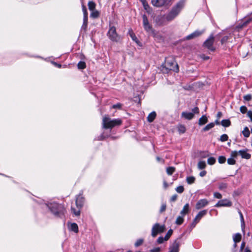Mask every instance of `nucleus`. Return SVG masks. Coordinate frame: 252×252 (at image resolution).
Masks as SVG:
<instances>
[{
  "mask_svg": "<svg viewBox=\"0 0 252 252\" xmlns=\"http://www.w3.org/2000/svg\"><path fill=\"white\" fill-rule=\"evenodd\" d=\"M185 5V1L181 0L177 3L165 15L166 21L170 22L173 20L180 13Z\"/></svg>",
  "mask_w": 252,
  "mask_h": 252,
  "instance_id": "obj_1",
  "label": "nucleus"
},
{
  "mask_svg": "<svg viewBox=\"0 0 252 252\" xmlns=\"http://www.w3.org/2000/svg\"><path fill=\"white\" fill-rule=\"evenodd\" d=\"M122 121L120 119L111 120L108 116H105L102 120L103 127L105 128H112L113 127L120 126L122 124Z\"/></svg>",
  "mask_w": 252,
  "mask_h": 252,
  "instance_id": "obj_2",
  "label": "nucleus"
},
{
  "mask_svg": "<svg viewBox=\"0 0 252 252\" xmlns=\"http://www.w3.org/2000/svg\"><path fill=\"white\" fill-rule=\"evenodd\" d=\"M51 211L56 215L63 214L65 209L64 207L61 205L56 203H51L48 205Z\"/></svg>",
  "mask_w": 252,
  "mask_h": 252,
  "instance_id": "obj_3",
  "label": "nucleus"
},
{
  "mask_svg": "<svg viewBox=\"0 0 252 252\" xmlns=\"http://www.w3.org/2000/svg\"><path fill=\"white\" fill-rule=\"evenodd\" d=\"M107 34L109 38L113 41L119 42L121 39V36L117 34L116 28L114 26L110 27Z\"/></svg>",
  "mask_w": 252,
  "mask_h": 252,
  "instance_id": "obj_4",
  "label": "nucleus"
},
{
  "mask_svg": "<svg viewBox=\"0 0 252 252\" xmlns=\"http://www.w3.org/2000/svg\"><path fill=\"white\" fill-rule=\"evenodd\" d=\"M165 67L166 69L173 70L176 72L179 71V67L177 63L173 60H167L165 62Z\"/></svg>",
  "mask_w": 252,
  "mask_h": 252,
  "instance_id": "obj_5",
  "label": "nucleus"
},
{
  "mask_svg": "<svg viewBox=\"0 0 252 252\" xmlns=\"http://www.w3.org/2000/svg\"><path fill=\"white\" fill-rule=\"evenodd\" d=\"M165 230V227L164 225H159V223L155 224L152 229V236L155 237L158 234L163 232Z\"/></svg>",
  "mask_w": 252,
  "mask_h": 252,
  "instance_id": "obj_6",
  "label": "nucleus"
},
{
  "mask_svg": "<svg viewBox=\"0 0 252 252\" xmlns=\"http://www.w3.org/2000/svg\"><path fill=\"white\" fill-rule=\"evenodd\" d=\"M152 4L156 7L169 6L172 0H152Z\"/></svg>",
  "mask_w": 252,
  "mask_h": 252,
  "instance_id": "obj_7",
  "label": "nucleus"
},
{
  "mask_svg": "<svg viewBox=\"0 0 252 252\" xmlns=\"http://www.w3.org/2000/svg\"><path fill=\"white\" fill-rule=\"evenodd\" d=\"M214 42V37L213 35L210 37L204 42V46L209 50L214 51L215 48L213 47V45Z\"/></svg>",
  "mask_w": 252,
  "mask_h": 252,
  "instance_id": "obj_8",
  "label": "nucleus"
},
{
  "mask_svg": "<svg viewBox=\"0 0 252 252\" xmlns=\"http://www.w3.org/2000/svg\"><path fill=\"white\" fill-rule=\"evenodd\" d=\"M207 210H202V211H200L198 214L196 216V217H195L194 220H193V221L192 222V225L193 226H195V225H196V223H197L199 220H200V219L203 217H204L205 215H206L207 214Z\"/></svg>",
  "mask_w": 252,
  "mask_h": 252,
  "instance_id": "obj_9",
  "label": "nucleus"
},
{
  "mask_svg": "<svg viewBox=\"0 0 252 252\" xmlns=\"http://www.w3.org/2000/svg\"><path fill=\"white\" fill-rule=\"evenodd\" d=\"M142 18L143 26L145 30L147 32H151L152 31V28L149 23L147 16L145 15H143L142 16Z\"/></svg>",
  "mask_w": 252,
  "mask_h": 252,
  "instance_id": "obj_10",
  "label": "nucleus"
},
{
  "mask_svg": "<svg viewBox=\"0 0 252 252\" xmlns=\"http://www.w3.org/2000/svg\"><path fill=\"white\" fill-rule=\"evenodd\" d=\"M232 205V203L228 199H222L220 200L216 205L215 207H219L222 206L230 207Z\"/></svg>",
  "mask_w": 252,
  "mask_h": 252,
  "instance_id": "obj_11",
  "label": "nucleus"
},
{
  "mask_svg": "<svg viewBox=\"0 0 252 252\" xmlns=\"http://www.w3.org/2000/svg\"><path fill=\"white\" fill-rule=\"evenodd\" d=\"M209 203V201L206 199H202L198 201L195 205V208L199 210L206 206Z\"/></svg>",
  "mask_w": 252,
  "mask_h": 252,
  "instance_id": "obj_12",
  "label": "nucleus"
},
{
  "mask_svg": "<svg viewBox=\"0 0 252 252\" xmlns=\"http://www.w3.org/2000/svg\"><path fill=\"white\" fill-rule=\"evenodd\" d=\"M166 20L165 16L158 15L154 18V21L158 26H162L165 24Z\"/></svg>",
  "mask_w": 252,
  "mask_h": 252,
  "instance_id": "obj_13",
  "label": "nucleus"
},
{
  "mask_svg": "<svg viewBox=\"0 0 252 252\" xmlns=\"http://www.w3.org/2000/svg\"><path fill=\"white\" fill-rule=\"evenodd\" d=\"M239 154L243 158L249 159L251 158V155L248 153V150H242L239 151Z\"/></svg>",
  "mask_w": 252,
  "mask_h": 252,
  "instance_id": "obj_14",
  "label": "nucleus"
},
{
  "mask_svg": "<svg viewBox=\"0 0 252 252\" xmlns=\"http://www.w3.org/2000/svg\"><path fill=\"white\" fill-rule=\"evenodd\" d=\"M84 201V197L81 195L77 196L76 199V205L77 208H81Z\"/></svg>",
  "mask_w": 252,
  "mask_h": 252,
  "instance_id": "obj_15",
  "label": "nucleus"
},
{
  "mask_svg": "<svg viewBox=\"0 0 252 252\" xmlns=\"http://www.w3.org/2000/svg\"><path fill=\"white\" fill-rule=\"evenodd\" d=\"M179 243L175 241L170 247V252H179Z\"/></svg>",
  "mask_w": 252,
  "mask_h": 252,
  "instance_id": "obj_16",
  "label": "nucleus"
},
{
  "mask_svg": "<svg viewBox=\"0 0 252 252\" xmlns=\"http://www.w3.org/2000/svg\"><path fill=\"white\" fill-rule=\"evenodd\" d=\"M203 32V31L200 32V31H196L194 32L191 33L190 34L188 35L186 37V39H188V40L191 39L192 38H193L196 37L197 36H199Z\"/></svg>",
  "mask_w": 252,
  "mask_h": 252,
  "instance_id": "obj_17",
  "label": "nucleus"
},
{
  "mask_svg": "<svg viewBox=\"0 0 252 252\" xmlns=\"http://www.w3.org/2000/svg\"><path fill=\"white\" fill-rule=\"evenodd\" d=\"M189 211V203L186 204L181 211L180 212L181 215L185 216L186 214H188Z\"/></svg>",
  "mask_w": 252,
  "mask_h": 252,
  "instance_id": "obj_18",
  "label": "nucleus"
},
{
  "mask_svg": "<svg viewBox=\"0 0 252 252\" xmlns=\"http://www.w3.org/2000/svg\"><path fill=\"white\" fill-rule=\"evenodd\" d=\"M182 117L187 120H191L194 117V114L191 112H183L182 113Z\"/></svg>",
  "mask_w": 252,
  "mask_h": 252,
  "instance_id": "obj_19",
  "label": "nucleus"
},
{
  "mask_svg": "<svg viewBox=\"0 0 252 252\" xmlns=\"http://www.w3.org/2000/svg\"><path fill=\"white\" fill-rule=\"evenodd\" d=\"M208 122V119L205 115L202 116L198 121V125L200 126L206 124Z\"/></svg>",
  "mask_w": 252,
  "mask_h": 252,
  "instance_id": "obj_20",
  "label": "nucleus"
},
{
  "mask_svg": "<svg viewBox=\"0 0 252 252\" xmlns=\"http://www.w3.org/2000/svg\"><path fill=\"white\" fill-rule=\"evenodd\" d=\"M241 234L240 233L235 234L233 236V240L235 243L240 242L241 240Z\"/></svg>",
  "mask_w": 252,
  "mask_h": 252,
  "instance_id": "obj_21",
  "label": "nucleus"
},
{
  "mask_svg": "<svg viewBox=\"0 0 252 252\" xmlns=\"http://www.w3.org/2000/svg\"><path fill=\"white\" fill-rule=\"evenodd\" d=\"M156 117V113L155 112H152L149 114L147 117V120L149 122H152Z\"/></svg>",
  "mask_w": 252,
  "mask_h": 252,
  "instance_id": "obj_22",
  "label": "nucleus"
},
{
  "mask_svg": "<svg viewBox=\"0 0 252 252\" xmlns=\"http://www.w3.org/2000/svg\"><path fill=\"white\" fill-rule=\"evenodd\" d=\"M70 229L75 233H77L78 232V227L77 224L75 223H71L70 225Z\"/></svg>",
  "mask_w": 252,
  "mask_h": 252,
  "instance_id": "obj_23",
  "label": "nucleus"
},
{
  "mask_svg": "<svg viewBox=\"0 0 252 252\" xmlns=\"http://www.w3.org/2000/svg\"><path fill=\"white\" fill-rule=\"evenodd\" d=\"M206 167V164L204 161H199L197 164V168L199 170L204 169Z\"/></svg>",
  "mask_w": 252,
  "mask_h": 252,
  "instance_id": "obj_24",
  "label": "nucleus"
},
{
  "mask_svg": "<svg viewBox=\"0 0 252 252\" xmlns=\"http://www.w3.org/2000/svg\"><path fill=\"white\" fill-rule=\"evenodd\" d=\"M184 216H183L182 215L178 216L176 220L175 221L176 224L177 225L182 224L183 223L184 220Z\"/></svg>",
  "mask_w": 252,
  "mask_h": 252,
  "instance_id": "obj_25",
  "label": "nucleus"
},
{
  "mask_svg": "<svg viewBox=\"0 0 252 252\" xmlns=\"http://www.w3.org/2000/svg\"><path fill=\"white\" fill-rule=\"evenodd\" d=\"M99 16V12L96 10L91 11L90 17L93 18H98Z\"/></svg>",
  "mask_w": 252,
  "mask_h": 252,
  "instance_id": "obj_26",
  "label": "nucleus"
},
{
  "mask_svg": "<svg viewBox=\"0 0 252 252\" xmlns=\"http://www.w3.org/2000/svg\"><path fill=\"white\" fill-rule=\"evenodd\" d=\"M95 3L93 1H90L88 2V7L90 11L95 10Z\"/></svg>",
  "mask_w": 252,
  "mask_h": 252,
  "instance_id": "obj_27",
  "label": "nucleus"
},
{
  "mask_svg": "<svg viewBox=\"0 0 252 252\" xmlns=\"http://www.w3.org/2000/svg\"><path fill=\"white\" fill-rule=\"evenodd\" d=\"M215 126V123H211L209 124H208L207 125H206L203 128V130L204 131H208L209 130H210V129L212 128L213 127H214Z\"/></svg>",
  "mask_w": 252,
  "mask_h": 252,
  "instance_id": "obj_28",
  "label": "nucleus"
},
{
  "mask_svg": "<svg viewBox=\"0 0 252 252\" xmlns=\"http://www.w3.org/2000/svg\"><path fill=\"white\" fill-rule=\"evenodd\" d=\"M231 124V122L229 120L225 119L222 120L221 122V125L224 127H228Z\"/></svg>",
  "mask_w": 252,
  "mask_h": 252,
  "instance_id": "obj_29",
  "label": "nucleus"
},
{
  "mask_svg": "<svg viewBox=\"0 0 252 252\" xmlns=\"http://www.w3.org/2000/svg\"><path fill=\"white\" fill-rule=\"evenodd\" d=\"M175 171L174 167H169L166 168V172L169 175H171Z\"/></svg>",
  "mask_w": 252,
  "mask_h": 252,
  "instance_id": "obj_30",
  "label": "nucleus"
},
{
  "mask_svg": "<svg viewBox=\"0 0 252 252\" xmlns=\"http://www.w3.org/2000/svg\"><path fill=\"white\" fill-rule=\"evenodd\" d=\"M80 209L81 208H77L76 209L72 207L71 211L76 216H79L80 214Z\"/></svg>",
  "mask_w": 252,
  "mask_h": 252,
  "instance_id": "obj_31",
  "label": "nucleus"
},
{
  "mask_svg": "<svg viewBox=\"0 0 252 252\" xmlns=\"http://www.w3.org/2000/svg\"><path fill=\"white\" fill-rule=\"evenodd\" d=\"M178 130L180 133H184L186 131V127L184 125H179L178 126Z\"/></svg>",
  "mask_w": 252,
  "mask_h": 252,
  "instance_id": "obj_32",
  "label": "nucleus"
},
{
  "mask_svg": "<svg viewBox=\"0 0 252 252\" xmlns=\"http://www.w3.org/2000/svg\"><path fill=\"white\" fill-rule=\"evenodd\" d=\"M243 134L246 137H248L250 136V132L247 127H245L242 131Z\"/></svg>",
  "mask_w": 252,
  "mask_h": 252,
  "instance_id": "obj_33",
  "label": "nucleus"
},
{
  "mask_svg": "<svg viewBox=\"0 0 252 252\" xmlns=\"http://www.w3.org/2000/svg\"><path fill=\"white\" fill-rule=\"evenodd\" d=\"M195 178L193 176H189L187 178V182L189 184H193L195 181Z\"/></svg>",
  "mask_w": 252,
  "mask_h": 252,
  "instance_id": "obj_34",
  "label": "nucleus"
},
{
  "mask_svg": "<svg viewBox=\"0 0 252 252\" xmlns=\"http://www.w3.org/2000/svg\"><path fill=\"white\" fill-rule=\"evenodd\" d=\"M207 162L210 165H213L216 162V159L214 157H210L208 158Z\"/></svg>",
  "mask_w": 252,
  "mask_h": 252,
  "instance_id": "obj_35",
  "label": "nucleus"
},
{
  "mask_svg": "<svg viewBox=\"0 0 252 252\" xmlns=\"http://www.w3.org/2000/svg\"><path fill=\"white\" fill-rule=\"evenodd\" d=\"M172 233H173V230L171 229L169 230L168 231L167 234H166V235L164 237V240L165 241L168 240L169 239L170 237L171 236Z\"/></svg>",
  "mask_w": 252,
  "mask_h": 252,
  "instance_id": "obj_36",
  "label": "nucleus"
},
{
  "mask_svg": "<svg viewBox=\"0 0 252 252\" xmlns=\"http://www.w3.org/2000/svg\"><path fill=\"white\" fill-rule=\"evenodd\" d=\"M77 66L79 69H84L86 67V63L84 62H79Z\"/></svg>",
  "mask_w": 252,
  "mask_h": 252,
  "instance_id": "obj_37",
  "label": "nucleus"
},
{
  "mask_svg": "<svg viewBox=\"0 0 252 252\" xmlns=\"http://www.w3.org/2000/svg\"><path fill=\"white\" fill-rule=\"evenodd\" d=\"M176 191L179 193H182L184 191V188L182 186L177 187L175 189Z\"/></svg>",
  "mask_w": 252,
  "mask_h": 252,
  "instance_id": "obj_38",
  "label": "nucleus"
},
{
  "mask_svg": "<svg viewBox=\"0 0 252 252\" xmlns=\"http://www.w3.org/2000/svg\"><path fill=\"white\" fill-rule=\"evenodd\" d=\"M228 137L227 134H223L220 137V140L222 142H225L228 140Z\"/></svg>",
  "mask_w": 252,
  "mask_h": 252,
  "instance_id": "obj_39",
  "label": "nucleus"
},
{
  "mask_svg": "<svg viewBox=\"0 0 252 252\" xmlns=\"http://www.w3.org/2000/svg\"><path fill=\"white\" fill-rule=\"evenodd\" d=\"M143 239H139L136 241L135 242L134 245L136 247H138L139 246L141 245L143 243Z\"/></svg>",
  "mask_w": 252,
  "mask_h": 252,
  "instance_id": "obj_40",
  "label": "nucleus"
},
{
  "mask_svg": "<svg viewBox=\"0 0 252 252\" xmlns=\"http://www.w3.org/2000/svg\"><path fill=\"white\" fill-rule=\"evenodd\" d=\"M143 6L144 9L147 11V12L148 13H151V9L147 2L146 3H145V4H144Z\"/></svg>",
  "mask_w": 252,
  "mask_h": 252,
  "instance_id": "obj_41",
  "label": "nucleus"
},
{
  "mask_svg": "<svg viewBox=\"0 0 252 252\" xmlns=\"http://www.w3.org/2000/svg\"><path fill=\"white\" fill-rule=\"evenodd\" d=\"M218 161L220 163L222 164L225 162L226 158L223 156H220L219 157Z\"/></svg>",
  "mask_w": 252,
  "mask_h": 252,
  "instance_id": "obj_42",
  "label": "nucleus"
},
{
  "mask_svg": "<svg viewBox=\"0 0 252 252\" xmlns=\"http://www.w3.org/2000/svg\"><path fill=\"white\" fill-rule=\"evenodd\" d=\"M130 36L133 41H135L136 43L138 42V40L136 35L133 32H131V33H130Z\"/></svg>",
  "mask_w": 252,
  "mask_h": 252,
  "instance_id": "obj_43",
  "label": "nucleus"
},
{
  "mask_svg": "<svg viewBox=\"0 0 252 252\" xmlns=\"http://www.w3.org/2000/svg\"><path fill=\"white\" fill-rule=\"evenodd\" d=\"M235 162H236V161L232 157L230 158H229L227 159V163H228V164H229L230 165H234L235 164Z\"/></svg>",
  "mask_w": 252,
  "mask_h": 252,
  "instance_id": "obj_44",
  "label": "nucleus"
},
{
  "mask_svg": "<svg viewBox=\"0 0 252 252\" xmlns=\"http://www.w3.org/2000/svg\"><path fill=\"white\" fill-rule=\"evenodd\" d=\"M238 155H239V151H234L231 153V157L232 158H236Z\"/></svg>",
  "mask_w": 252,
  "mask_h": 252,
  "instance_id": "obj_45",
  "label": "nucleus"
},
{
  "mask_svg": "<svg viewBox=\"0 0 252 252\" xmlns=\"http://www.w3.org/2000/svg\"><path fill=\"white\" fill-rule=\"evenodd\" d=\"M240 110L242 113L245 114L247 111V108L245 106H242L240 108Z\"/></svg>",
  "mask_w": 252,
  "mask_h": 252,
  "instance_id": "obj_46",
  "label": "nucleus"
},
{
  "mask_svg": "<svg viewBox=\"0 0 252 252\" xmlns=\"http://www.w3.org/2000/svg\"><path fill=\"white\" fill-rule=\"evenodd\" d=\"M252 96L251 94H248L244 96V99L246 101H250L252 99Z\"/></svg>",
  "mask_w": 252,
  "mask_h": 252,
  "instance_id": "obj_47",
  "label": "nucleus"
},
{
  "mask_svg": "<svg viewBox=\"0 0 252 252\" xmlns=\"http://www.w3.org/2000/svg\"><path fill=\"white\" fill-rule=\"evenodd\" d=\"M82 10L83 12V16H88V12L86 7L84 5H82Z\"/></svg>",
  "mask_w": 252,
  "mask_h": 252,
  "instance_id": "obj_48",
  "label": "nucleus"
},
{
  "mask_svg": "<svg viewBox=\"0 0 252 252\" xmlns=\"http://www.w3.org/2000/svg\"><path fill=\"white\" fill-rule=\"evenodd\" d=\"M229 38V37L228 36H224L221 40V42L222 44H224L227 42Z\"/></svg>",
  "mask_w": 252,
  "mask_h": 252,
  "instance_id": "obj_49",
  "label": "nucleus"
},
{
  "mask_svg": "<svg viewBox=\"0 0 252 252\" xmlns=\"http://www.w3.org/2000/svg\"><path fill=\"white\" fill-rule=\"evenodd\" d=\"M164 237H158V238L157 239V242L158 243V244H161L163 242H164Z\"/></svg>",
  "mask_w": 252,
  "mask_h": 252,
  "instance_id": "obj_50",
  "label": "nucleus"
},
{
  "mask_svg": "<svg viewBox=\"0 0 252 252\" xmlns=\"http://www.w3.org/2000/svg\"><path fill=\"white\" fill-rule=\"evenodd\" d=\"M199 112V110L198 108L197 107H194L193 109H192L191 113H193V114L194 115V114H198Z\"/></svg>",
  "mask_w": 252,
  "mask_h": 252,
  "instance_id": "obj_51",
  "label": "nucleus"
},
{
  "mask_svg": "<svg viewBox=\"0 0 252 252\" xmlns=\"http://www.w3.org/2000/svg\"><path fill=\"white\" fill-rule=\"evenodd\" d=\"M214 196L215 197L219 199L221 198L222 197L221 194L219 192H215L214 193Z\"/></svg>",
  "mask_w": 252,
  "mask_h": 252,
  "instance_id": "obj_52",
  "label": "nucleus"
},
{
  "mask_svg": "<svg viewBox=\"0 0 252 252\" xmlns=\"http://www.w3.org/2000/svg\"><path fill=\"white\" fill-rule=\"evenodd\" d=\"M121 106H122V104L121 103H117L116 104L113 105L112 107L113 108H114V109H115V108H119V109H120V108H121Z\"/></svg>",
  "mask_w": 252,
  "mask_h": 252,
  "instance_id": "obj_53",
  "label": "nucleus"
},
{
  "mask_svg": "<svg viewBox=\"0 0 252 252\" xmlns=\"http://www.w3.org/2000/svg\"><path fill=\"white\" fill-rule=\"evenodd\" d=\"M177 197H178V196L176 194H174V195H172L170 199L171 201L174 202V201H176L177 198Z\"/></svg>",
  "mask_w": 252,
  "mask_h": 252,
  "instance_id": "obj_54",
  "label": "nucleus"
},
{
  "mask_svg": "<svg viewBox=\"0 0 252 252\" xmlns=\"http://www.w3.org/2000/svg\"><path fill=\"white\" fill-rule=\"evenodd\" d=\"M160 249L159 248H156L150 250V252H159Z\"/></svg>",
  "mask_w": 252,
  "mask_h": 252,
  "instance_id": "obj_55",
  "label": "nucleus"
},
{
  "mask_svg": "<svg viewBox=\"0 0 252 252\" xmlns=\"http://www.w3.org/2000/svg\"><path fill=\"white\" fill-rule=\"evenodd\" d=\"M166 206L165 204H162L160 208V212H162L164 211L166 209Z\"/></svg>",
  "mask_w": 252,
  "mask_h": 252,
  "instance_id": "obj_56",
  "label": "nucleus"
},
{
  "mask_svg": "<svg viewBox=\"0 0 252 252\" xmlns=\"http://www.w3.org/2000/svg\"><path fill=\"white\" fill-rule=\"evenodd\" d=\"M206 173H207L206 171L205 170H203L200 172L199 175L202 177L205 176L206 175Z\"/></svg>",
  "mask_w": 252,
  "mask_h": 252,
  "instance_id": "obj_57",
  "label": "nucleus"
},
{
  "mask_svg": "<svg viewBox=\"0 0 252 252\" xmlns=\"http://www.w3.org/2000/svg\"><path fill=\"white\" fill-rule=\"evenodd\" d=\"M83 24H88V16H83Z\"/></svg>",
  "mask_w": 252,
  "mask_h": 252,
  "instance_id": "obj_58",
  "label": "nucleus"
},
{
  "mask_svg": "<svg viewBox=\"0 0 252 252\" xmlns=\"http://www.w3.org/2000/svg\"><path fill=\"white\" fill-rule=\"evenodd\" d=\"M247 115L248 117L251 119V121L252 122V111L248 112Z\"/></svg>",
  "mask_w": 252,
  "mask_h": 252,
  "instance_id": "obj_59",
  "label": "nucleus"
},
{
  "mask_svg": "<svg viewBox=\"0 0 252 252\" xmlns=\"http://www.w3.org/2000/svg\"><path fill=\"white\" fill-rule=\"evenodd\" d=\"M251 21V19H249L248 20H247L246 21H245V22H244L243 24V26H246Z\"/></svg>",
  "mask_w": 252,
  "mask_h": 252,
  "instance_id": "obj_60",
  "label": "nucleus"
},
{
  "mask_svg": "<svg viewBox=\"0 0 252 252\" xmlns=\"http://www.w3.org/2000/svg\"><path fill=\"white\" fill-rule=\"evenodd\" d=\"M251 21V19H249L248 20H247L246 21H245V22H244L243 24V26H246Z\"/></svg>",
  "mask_w": 252,
  "mask_h": 252,
  "instance_id": "obj_61",
  "label": "nucleus"
},
{
  "mask_svg": "<svg viewBox=\"0 0 252 252\" xmlns=\"http://www.w3.org/2000/svg\"><path fill=\"white\" fill-rule=\"evenodd\" d=\"M168 187V183L165 181H164L163 182V187L165 189H166Z\"/></svg>",
  "mask_w": 252,
  "mask_h": 252,
  "instance_id": "obj_62",
  "label": "nucleus"
},
{
  "mask_svg": "<svg viewBox=\"0 0 252 252\" xmlns=\"http://www.w3.org/2000/svg\"><path fill=\"white\" fill-rule=\"evenodd\" d=\"M87 24H83L82 26V29H83L84 31H86L87 28Z\"/></svg>",
  "mask_w": 252,
  "mask_h": 252,
  "instance_id": "obj_63",
  "label": "nucleus"
},
{
  "mask_svg": "<svg viewBox=\"0 0 252 252\" xmlns=\"http://www.w3.org/2000/svg\"><path fill=\"white\" fill-rule=\"evenodd\" d=\"M245 26H243V24H239L237 26V28L238 29H242L243 28V27H244Z\"/></svg>",
  "mask_w": 252,
  "mask_h": 252,
  "instance_id": "obj_64",
  "label": "nucleus"
}]
</instances>
